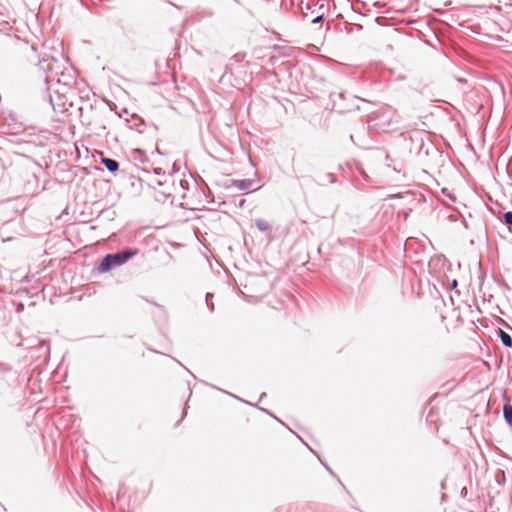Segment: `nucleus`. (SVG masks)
I'll return each instance as SVG.
<instances>
[{"mask_svg": "<svg viewBox=\"0 0 512 512\" xmlns=\"http://www.w3.org/2000/svg\"><path fill=\"white\" fill-rule=\"evenodd\" d=\"M137 253H138V250L136 248H126V249L118 251L116 253H108L99 262V264L97 266V271L99 273L108 272L115 267H119V266L125 264L128 260H130Z\"/></svg>", "mask_w": 512, "mask_h": 512, "instance_id": "f257e3e1", "label": "nucleus"}, {"mask_svg": "<svg viewBox=\"0 0 512 512\" xmlns=\"http://www.w3.org/2000/svg\"><path fill=\"white\" fill-rule=\"evenodd\" d=\"M40 71L45 73L44 81L48 88L54 83H60L62 80L59 78V62L52 56L44 57L37 63Z\"/></svg>", "mask_w": 512, "mask_h": 512, "instance_id": "f03ea898", "label": "nucleus"}, {"mask_svg": "<svg viewBox=\"0 0 512 512\" xmlns=\"http://www.w3.org/2000/svg\"><path fill=\"white\" fill-rule=\"evenodd\" d=\"M331 98L333 101V109L338 113L342 114L359 108L357 104L359 98L350 93L339 92L337 94H331Z\"/></svg>", "mask_w": 512, "mask_h": 512, "instance_id": "7ed1b4c3", "label": "nucleus"}, {"mask_svg": "<svg viewBox=\"0 0 512 512\" xmlns=\"http://www.w3.org/2000/svg\"><path fill=\"white\" fill-rule=\"evenodd\" d=\"M2 121L3 125L8 127V133L17 134L24 129L22 123L18 121L17 115L10 110L3 112Z\"/></svg>", "mask_w": 512, "mask_h": 512, "instance_id": "20e7f679", "label": "nucleus"}, {"mask_svg": "<svg viewBox=\"0 0 512 512\" xmlns=\"http://www.w3.org/2000/svg\"><path fill=\"white\" fill-rule=\"evenodd\" d=\"M126 123L129 129L135 130L138 133H142L147 126L145 121L137 115H132L131 119H126Z\"/></svg>", "mask_w": 512, "mask_h": 512, "instance_id": "39448f33", "label": "nucleus"}, {"mask_svg": "<svg viewBox=\"0 0 512 512\" xmlns=\"http://www.w3.org/2000/svg\"><path fill=\"white\" fill-rule=\"evenodd\" d=\"M229 182H230V184L227 185V187H235L240 191L249 190L254 183V181L252 179H241V180L231 179V180H229Z\"/></svg>", "mask_w": 512, "mask_h": 512, "instance_id": "423d86ee", "label": "nucleus"}, {"mask_svg": "<svg viewBox=\"0 0 512 512\" xmlns=\"http://www.w3.org/2000/svg\"><path fill=\"white\" fill-rule=\"evenodd\" d=\"M101 164L110 172L116 173L119 170V163L115 159L108 157H101Z\"/></svg>", "mask_w": 512, "mask_h": 512, "instance_id": "0eeeda50", "label": "nucleus"}, {"mask_svg": "<svg viewBox=\"0 0 512 512\" xmlns=\"http://www.w3.org/2000/svg\"><path fill=\"white\" fill-rule=\"evenodd\" d=\"M59 78L62 80L60 83H57L58 85H62L63 86V91H60V90H56V94H57V99L58 100H61L62 98V95L65 93V89L66 88H70L71 87V84L70 82L68 81V79L70 78V76H66L65 73L63 72H60L59 71Z\"/></svg>", "mask_w": 512, "mask_h": 512, "instance_id": "6e6552de", "label": "nucleus"}, {"mask_svg": "<svg viewBox=\"0 0 512 512\" xmlns=\"http://www.w3.org/2000/svg\"><path fill=\"white\" fill-rule=\"evenodd\" d=\"M496 333H497L498 337L500 338L503 346H505L506 348L512 347V337L509 333H507L506 331H504L501 328H498Z\"/></svg>", "mask_w": 512, "mask_h": 512, "instance_id": "1a4fd4ad", "label": "nucleus"}, {"mask_svg": "<svg viewBox=\"0 0 512 512\" xmlns=\"http://www.w3.org/2000/svg\"><path fill=\"white\" fill-rule=\"evenodd\" d=\"M198 19L212 18L215 15V11L212 8L200 7L195 13Z\"/></svg>", "mask_w": 512, "mask_h": 512, "instance_id": "9d476101", "label": "nucleus"}, {"mask_svg": "<svg viewBox=\"0 0 512 512\" xmlns=\"http://www.w3.org/2000/svg\"><path fill=\"white\" fill-rule=\"evenodd\" d=\"M254 223H255V226L257 227V229L261 232L266 233V232H271V230H272L270 223L264 219H261V218L256 219L254 221Z\"/></svg>", "mask_w": 512, "mask_h": 512, "instance_id": "9b49d317", "label": "nucleus"}, {"mask_svg": "<svg viewBox=\"0 0 512 512\" xmlns=\"http://www.w3.org/2000/svg\"><path fill=\"white\" fill-rule=\"evenodd\" d=\"M503 417L509 427L512 428V405L506 404L503 407Z\"/></svg>", "mask_w": 512, "mask_h": 512, "instance_id": "f8f14e48", "label": "nucleus"}, {"mask_svg": "<svg viewBox=\"0 0 512 512\" xmlns=\"http://www.w3.org/2000/svg\"><path fill=\"white\" fill-rule=\"evenodd\" d=\"M500 219L509 230H512V211L504 212Z\"/></svg>", "mask_w": 512, "mask_h": 512, "instance_id": "ddd939ff", "label": "nucleus"}, {"mask_svg": "<svg viewBox=\"0 0 512 512\" xmlns=\"http://www.w3.org/2000/svg\"><path fill=\"white\" fill-rule=\"evenodd\" d=\"M94 126H95L94 129L97 131L96 132L97 135L103 134L106 131V129H107V127H106V125L104 123L98 122V121L94 122Z\"/></svg>", "mask_w": 512, "mask_h": 512, "instance_id": "4468645a", "label": "nucleus"}, {"mask_svg": "<svg viewBox=\"0 0 512 512\" xmlns=\"http://www.w3.org/2000/svg\"><path fill=\"white\" fill-rule=\"evenodd\" d=\"M212 297H213L212 293H207L205 296V302H206L207 308L209 309L210 312H213L215 309L214 303L211 301Z\"/></svg>", "mask_w": 512, "mask_h": 512, "instance_id": "2eb2a0df", "label": "nucleus"}, {"mask_svg": "<svg viewBox=\"0 0 512 512\" xmlns=\"http://www.w3.org/2000/svg\"><path fill=\"white\" fill-rule=\"evenodd\" d=\"M13 367L10 364L0 362V372H11Z\"/></svg>", "mask_w": 512, "mask_h": 512, "instance_id": "dca6fc26", "label": "nucleus"}, {"mask_svg": "<svg viewBox=\"0 0 512 512\" xmlns=\"http://www.w3.org/2000/svg\"><path fill=\"white\" fill-rule=\"evenodd\" d=\"M222 391H223L224 393L228 394L229 396L234 397V398H235V399H237L238 401L243 402V403H244V404H246V405H249V406H256L255 404H252L251 402H249V401H247V400L241 399L240 397H238V396H236V395H234V394H232V393H229V392L224 391V390H222Z\"/></svg>", "mask_w": 512, "mask_h": 512, "instance_id": "f3484780", "label": "nucleus"}, {"mask_svg": "<svg viewBox=\"0 0 512 512\" xmlns=\"http://www.w3.org/2000/svg\"><path fill=\"white\" fill-rule=\"evenodd\" d=\"M426 420L430 423H433L436 421V413L433 408L429 411V413L426 417Z\"/></svg>", "mask_w": 512, "mask_h": 512, "instance_id": "a211bd4d", "label": "nucleus"}, {"mask_svg": "<svg viewBox=\"0 0 512 512\" xmlns=\"http://www.w3.org/2000/svg\"><path fill=\"white\" fill-rule=\"evenodd\" d=\"M36 342L40 345H44V341L43 340H37V339H32L30 340L29 344L26 346L27 348H30V347H33L36 345Z\"/></svg>", "mask_w": 512, "mask_h": 512, "instance_id": "6ab92c4d", "label": "nucleus"}, {"mask_svg": "<svg viewBox=\"0 0 512 512\" xmlns=\"http://www.w3.org/2000/svg\"><path fill=\"white\" fill-rule=\"evenodd\" d=\"M325 177L327 178L328 182L331 183V184L336 182V177H335V175L333 173H327L325 175Z\"/></svg>", "mask_w": 512, "mask_h": 512, "instance_id": "aec40b11", "label": "nucleus"}, {"mask_svg": "<svg viewBox=\"0 0 512 512\" xmlns=\"http://www.w3.org/2000/svg\"><path fill=\"white\" fill-rule=\"evenodd\" d=\"M324 20V15H318L317 17H315L313 20H312V23L313 24H320L322 23Z\"/></svg>", "mask_w": 512, "mask_h": 512, "instance_id": "412c9836", "label": "nucleus"}, {"mask_svg": "<svg viewBox=\"0 0 512 512\" xmlns=\"http://www.w3.org/2000/svg\"><path fill=\"white\" fill-rule=\"evenodd\" d=\"M404 196L413 197V194H412L411 192H409V191H408V192H406V193H404V194H403V193L395 194V195H393L392 197H393V198H402V197H404Z\"/></svg>", "mask_w": 512, "mask_h": 512, "instance_id": "4be33fe9", "label": "nucleus"}, {"mask_svg": "<svg viewBox=\"0 0 512 512\" xmlns=\"http://www.w3.org/2000/svg\"><path fill=\"white\" fill-rule=\"evenodd\" d=\"M56 106H58L57 111L64 112L66 110L65 103L61 104V101H58V104H56Z\"/></svg>", "mask_w": 512, "mask_h": 512, "instance_id": "5701e85b", "label": "nucleus"}, {"mask_svg": "<svg viewBox=\"0 0 512 512\" xmlns=\"http://www.w3.org/2000/svg\"><path fill=\"white\" fill-rule=\"evenodd\" d=\"M49 102H50V105L52 106L53 110L57 111V106H56V104L54 102V98H53L52 95H49Z\"/></svg>", "mask_w": 512, "mask_h": 512, "instance_id": "b1692460", "label": "nucleus"}, {"mask_svg": "<svg viewBox=\"0 0 512 512\" xmlns=\"http://www.w3.org/2000/svg\"><path fill=\"white\" fill-rule=\"evenodd\" d=\"M457 285H458V281L456 279H453L450 284V287H451V289H454L457 287Z\"/></svg>", "mask_w": 512, "mask_h": 512, "instance_id": "393cba45", "label": "nucleus"}, {"mask_svg": "<svg viewBox=\"0 0 512 512\" xmlns=\"http://www.w3.org/2000/svg\"><path fill=\"white\" fill-rule=\"evenodd\" d=\"M30 178L37 184L38 183V178L37 176L34 174V173H31L30 174Z\"/></svg>", "mask_w": 512, "mask_h": 512, "instance_id": "a878e982", "label": "nucleus"}, {"mask_svg": "<svg viewBox=\"0 0 512 512\" xmlns=\"http://www.w3.org/2000/svg\"><path fill=\"white\" fill-rule=\"evenodd\" d=\"M440 488H441V490H444L446 488V481L445 480L441 481Z\"/></svg>", "mask_w": 512, "mask_h": 512, "instance_id": "bb28decb", "label": "nucleus"}, {"mask_svg": "<svg viewBox=\"0 0 512 512\" xmlns=\"http://www.w3.org/2000/svg\"><path fill=\"white\" fill-rule=\"evenodd\" d=\"M259 409H260L261 411L265 412L266 414H268V415H270V416H273V415H272V413H271V412H269L267 409H265V408H261V407H259Z\"/></svg>", "mask_w": 512, "mask_h": 512, "instance_id": "cd10ccee", "label": "nucleus"}, {"mask_svg": "<svg viewBox=\"0 0 512 512\" xmlns=\"http://www.w3.org/2000/svg\"><path fill=\"white\" fill-rule=\"evenodd\" d=\"M326 470H327V471H328L332 476H334V477H336V478H337V475L333 472V470H332L330 467H328Z\"/></svg>", "mask_w": 512, "mask_h": 512, "instance_id": "c85d7f7f", "label": "nucleus"}, {"mask_svg": "<svg viewBox=\"0 0 512 512\" xmlns=\"http://www.w3.org/2000/svg\"><path fill=\"white\" fill-rule=\"evenodd\" d=\"M154 172H155V174L160 175L162 173V169L161 168H155Z\"/></svg>", "mask_w": 512, "mask_h": 512, "instance_id": "c756f323", "label": "nucleus"}, {"mask_svg": "<svg viewBox=\"0 0 512 512\" xmlns=\"http://www.w3.org/2000/svg\"><path fill=\"white\" fill-rule=\"evenodd\" d=\"M446 501V494H441V504H443Z\"/></svg>", "mask_w": 512, "mask_h": 512, "instance_id": "7c9ffc66", "label": "nucleus"}, {"mask_svg": "<svg viewBox=\"0 0 512 512\" xmlns=\"http://www.w3.org/2000/svg\"><path fill=\"white\" fill-rule=\"evenodd\" d=\"M180 184H181V186H182L183 188H185V185H186V186H188V182H187V181H185V180H181V181H180Z\"/></svg>", "mask_w": 512, "mask_h": 512, "instance_id": "2f4dec72", "label": "nucleus"}, {"mask_svg": "<svg viewBox=\"0 0 512 512\" xmlns=\"http://www.w3.org/2000/svg\"><path fill=\"white\" fill-rule=\"evenodd\" d=\"M441 191L444 195L450 196L447 188H443Z\"/></svg>", "mask_w": 512, "mask_h": 512, "instance_id": "473e14b6", "label": "nucleus"}, {"mask_svg": "<svg viewBox=\"0 0 512 512\" xmlns=\"http://www.w3.org/2000/svg\"><path fill=\"white\" fill-rule=\"evenodd\" d=\"M265 397H266V393H265V392H263V393L260 395V397H259V401H262L263 399H265Z\"/></svg>", "mask_w": 512, "mask_h": 512, "instance_id": "72a5a7b5", "label": "nucleus"}, {"mask_svg": "<svg viewBox=\"0 0 512 512\" xmlns=\"http://www.w3.org/2000/svg\"><path fill=\"white\" fill-rule=\"evenodd\" d=\"M321 464L327 469L329 466L326 462H324L322 459H320Z\"/></svg>", "mask_w": 512, "mask_h": 512, "instance_id": "f704fd0d", "label": "nucleus"}, {"mask_svg": "<svg viewBox=\"0 0 512 512\" xmlns=\"http://www.w3.org/2000/svg\"><path fill=\"white\" fill-rule=\"evenodd\" d=\"M186 413L187 412H186V407H185L184 410H183L182 418L186 416Z\"/></svg>", "mask_w": 512, "mask_h": 512, "instance_id": "c9c22d12", "label": "nucleus"}, {"mask_svg": "<svg viewBox=\"0 0 512 512\" xmlns=\"http://www.w3.org/2000/svg\"><path fill=\"white\" fill-rule=\"evenodd\" d=\"M311 451L313 452V454H315V456L318 457L319 460L321 459L320 456L318 455V453H316V451H313V450H311Z\"/></svg>", "mask_w": 512, "mask_h": 512, "instance_id": "e433bc0d", "label": "nucleus"}, {"mask_svg": "<svg viewBox=\"0 0 512 512\" xmlns=\"http://www.w3.org/2000/svg\"><path fill=\"white\" fill-rule=\"evenodd\" d=\"M311 451L313 452V454H315V456L318 457L319 460L321 459L320 456L318 455V453H316V451H313V450H311Z\"/></svg>", "mask_w": 512, "mask_h": 512, "instance_id": "4c0bfd02", "label": "nucleus"}, {"mask_svg": "<svg viewBox=\"0 0 512 512\" xmlns=\"http://www.w3.org/2000/svg\"><path fill=\"white\" fill-rule=\"evenodd\" d=\"M273 417H274V419H276V421H278V422L283 424V422L279 418H277L276 416H273Z\"/></svg>", "mask_w": 512, "mask_h": 512, "instance_id": "58836bf2", "label": "nucleus"}, {"mask_svg": "<svg viewBox=\"0 0 512 512\" xmlns=\"http://www.w3.org/2000/svg\"><path fill=\"white\" fill-rule=\"evenodd\" d=\"M151 126H152L155 130H157V129H158V127H157L155 124H151Z\"/></svg>", "mask_w": 512, "mask_h": 512, "instance_id": "ea45409f", "label": "nucleus"}, {"mask_svg": "<svg viewBox=\"0 0 512 512\" xmlns=\"http://www.w3.org/2000/svg\"><path fill=\"white\" fill-rule=\"evenodd\" d=\"M350 138H351V140H352L353 142H355V141H354V136H353V135H351V136H350Z\"/></svg>", "mask_w": 512, "mask_h": 512, "instance_id": "a19ab883", "label": "nucleus"}]
</instances>
